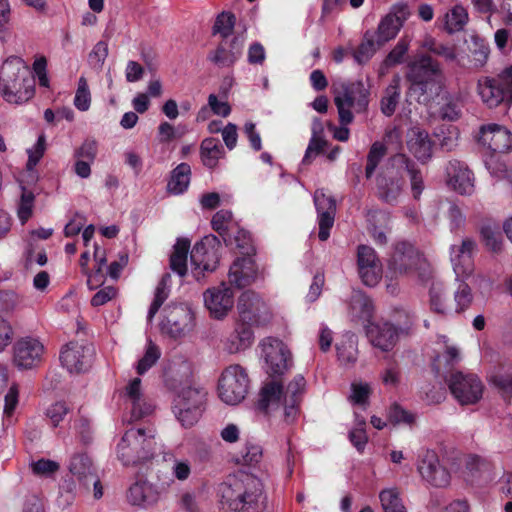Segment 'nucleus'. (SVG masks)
Here are the masks:
<instances>
[{
	"mask_svg": "<svg viewBox=\"0 0 512 512\" xmlns=\"http://www.w3.org/2000/svg\"><path fill=\"white\" fill-rule=\"evenodd\" d=\"M406 78L423 102L435 101L444 92L446 78L441 65L428 54L418 53L408 62Z\"/></svg>",
	"mask_w": 512,
	"mask_h": 512,
	"instance_id": "3",
	"label": "nucleus"
},
{
	"mask_svg": "<svg viewBox=\"0 0 512 512\" xmlns=\"http://www.w3.org/2000/svg\"><path fill=\"white\" fill-rule=\"evenodd\" d=\"M306 381L300 374L288 384L284 392V420L286 423H293L298 416V405L304 393Z\"/></svg>",
	"mask_w": 512,
	"mask_h": 512,
	"instance_id": "26",
	"label": "nucleus"
},
{
	"mask_svg": "<svg viewBox=\"0 0 512 512\" xmlns=\"http://www.w3.org/2000/svg\"><path fill=\"white\" fill-rule=\"evenodd\" d=\"M351 314L360 319H369L372 316V300L361 291H354L350 300Z\"/></svg>",
	"mask_w": 512,
	"mask_h": 512,
	"instance_id": "44",
	"label": "nucleus"
},
{
	"mask_svg": "<svg viewBox=\"0 0 512 512\" xmlns=\"http://www.w3.org/2000/svg\"><path fill=\"white\" fill-rule=\"evenodd\" d=\"M267 373L271 376L284 374L291 366V353L279 339L268 337L261 343Z\"/></svg>",
	"mask_w": 512,
	"mask_h": 512,
	"instance_id": "15",
	"label": "nucleus"
},
{
	"mask_svg": "<svg viewBox=\"0 0 512 512\" xmlns=\"http://www.w3.org/2000/svg\"><path fill=\"white\" fill-rule=\"evenodd\" d=\"M164 492V488L158 483L146 478H138L128 487L126 500L131 506L146 510L155 507Z\"/></svg>",
	"mask_w": 512,
	"mask_h": 512,
	"instance_id": "13",
	"label": "nucleus"
},
{
	"mask_svg": "<svg viewBox=\"0 0 512 512\" xmlns=\"http://www.w3.org/2000/svg\"><path fill=\"white\" fill-rule=\"evenodd\" d=\"M32 471L40 477H50L60 469L58 462L49 459H40L31 464Z\"/></svg>",
	"mask_w": 512,
	"mask_h": 512,
	"instance_id": "60",
	"label": "nucleus"
},
{
	"mask_svg": "<svg viewBox=\"0 0 512 512\" xmlns=\"http://www.w3.org/2000/svg\"><path fill=\"white\" fill-rule=\"evenodd\" d=\"M45 353L46 349L40 338L23 336L13 344L12 363L18 370H32L43 363Z\"/></svg>",
	"mask_w": 512,
	"mask_h": 512,
	"instance_id": "10",
	"label": "nucleus"
},
{
	"mask_svg": "<svg viewBox=\"0 0 512 512\" xmlns=\"http://www.w3.org/2000/svg\"><path fill=\"white\" fill-rule=\"evenodd\" d=\"M160 355L161 353L159 348L154 343L149 341L144 356L137 363V373L139 375H143L145 372H147L153 365L156 364L160 358Z\"/></svg>",
	"mask_w": 512,
	"mask_h": 512,
	"instance_id": "52",
	"label": "nucleus"
},
{
	"mask_svg": "<svg viewBox=\"0 0 512 512\" xmlns=\"http://www.w3.org/2000/svg\"><path fill=\"white\" fill-rule=\"evenodd\" d=\"M448 387L461 405H473L480 401L484 392V385L476 374L453 372L447 380Z\"/></svg>",
	"mask_w": 512,
	"mask_h": 512,
	"instance_id": "11",
	"label": "nucleus"
},
{
	"mask_svg": "<svg viewBox=\"0 0 512 512\" xmlns=\"http://www.w3.org/2000/svg\"><path fill=\"white\" fill-rule=\"evenodd\" d=\"M46 149V139L44 135H40L36 141V143L33 145L32 148L27 150L28 153V161L26 164V172L22 175L26 178H29L32 183H35L38 179L35 167L41 160V158L44 155Z\"/></svg>",
	"mask_w": 512,
	"mask_h": 512,
	"instance_id": "41",
	"label": "nucleus"
},
{
	"mask_svg": "<svg viewBox=\"0 0 512 512\" xmlns=\"http://www.w3.org/2000/svg\"><path fill=\"white\" fill-rule=\"evenodd\" d=\"M91 95L87 81L84 77H80L78 88L74 97V105L80 111H87L90 107Z\"/></svg>",
	"mask_w": 512,
	"mask_h": 512,
	"instance_id": "58",
	"label": "nucleus"
},
{
	"mask_svg": "<svg viewBox=\"0 0 512 512\" xmlns=\"http://www.w3.org/2000/svg\"><path fill=\"white\" fill-rule=\"evenodd\" d=\"M238 321L234 332L225 342L229 353H236L250 347L254 340L253 327L264 326L271 320L270 310L265 301L253 291L241 294L237 303Z\"/></svg>",
	"mask_w": 512,
	"mask_h": 512,
	"instance_id": "1",
	"label": "nucleus"
},
{
	"mask_svg": "<svg viewBox=\"0 0 512 512\" xmlns=\"http://www.w3.org/2000/svg\"><path fill=\"white\" fill-rule=\"evenodd\" d=\"M161 329L172 338L188 334L194 327V314L187 304H169L163 310Z\"/></svg>",
	"mask_w": 512,
	"mask_h": 512,
	"instance_id": "12",
	"label": "nucleus"
},
{
	"mask_svg": "<svg viewBox=\"0 0 512 512\" xmlns=\"http://www.w3.org/2000/svg\"><path fill=\"white\" fill-rule=\"evenodd\" d=\"M212 227L218 232L228 245H232V237L228 232L232 229V212L229 210H220L212 218Z\"/></svg>",
	"mask_w": 512,
	"mask_h": 512,
	"instance_id": "47",
	"label": "nucleus"
},
{
	"mask_svg": "<svg viewBox=\"0 0 512 512\" xmlns=\"http://www.w3.org/2000/svg\"><path fill=\"white\" fill-rule=\"evenodd\" d=\"M98 153V144L94 139H86L74 152L77 159L94 162Z\"/></svg>",
	"mask_w": 512,
	"mask_h": 512,
	"instance_id": "61",
	"label": "nucleus"
},
{
	"mask_svg": "<svg viewBox=\"0 0 512 512\" xmlns=\"http://www.w3.org/2000/svg\"><path fill=\"white\" fill-rule=\"evenodd\" d=\"M401 78L399 75L393 76L391 82L384 90V94L380 101V109L381 112L387 116H392L396 108L398 106V103L400 101L401 97Z\"/></svg>",
	"mask_w": 512,
	"mask_h": 512,
	"instance_id": "36",
	"label": "nucleus"
},
{
	"mask_svg": "<svg viewBox=\"0 0 512 512\" xmlns=\"http://www.w3.org/2000/svg\"><path fill=\"white\" fill-rule=\"evenodd\" d=\"M481 236L487 248L493 252H499L502 247V237L498 231H495L491 226H483L481 228Z\"/></svg>",
	"mask_w": 512,
	"mask_h": 512,
	"instance_id": "62",
	"label": "nucleus"
},
{
	"mask_svg": "<svg viewBox=\"0 0 512 512\" xmlns=\"http://www.w3.org/2000/svg\"><path fill=\"white\" fill-rule=\"evenodd\" d=\"M417 469L422 479L432 486L442 488L450 483L448 470L440 464L433 450H426L420 455Z\"/></svg>",
	"mask_w": 512,
	"mask_h": 512,
	"instance_id": "17",
	"label": "nucleus"
},
{
	"mask_svg": "<svg viewBox=\"0 0 512 512\" xmlns=\"http://www.w3.org/2000/svg\"><path fill=\"white\" fill-rule=\"evenodd\" d=\"M35 80L24 61L16 56L7 58L0 68V94L12 104H21L34 95Z\"/></svg>",
	"mask_w": 512,
	"mask_h": 512,
	"instance_id": "4",
	"label": "nucleus"
},
{
	"mask_svg": "<svg viewBox=\"0 0 512 512\" xmlns=\"http://www.w3.org/2000/svg\"><path fill=\"white\" fill-rule=\"evenodd\" d=\"M420 261V254L411 243L398 242L388 262L389 273L400 276L410 275L418 268Z\"/></svg>",
	"mask_w": 512,
	"mask_h": 512,
	"instance_id": "16",
	"label": "nucleus"
},
{
	"mask_svg": "<svg viewBox=\"0 0 512 512\" xmlns=\"http://www.w3.org/2000/svg\"><path fill=\"white\" fill-rule=\"evenodd\" d=\"M249 378L246 370L238 365H230L219 379L218 393L220 399L228 405H237L246 397Z\"/></svg>",
	"mask_w": 512,
	"mask_h": 512,
	"instance_id": "9",
	"label": "nucleus"
},
{
	"mask_svg": "<svg viewBox=\"0 0 512 512\" xmlns=\"http://www.w3.org/2000/svg\"><path fill=\"white\" fill-rule=\"evenodd\" d=\"M386 148L384 144L380 142H375L372 144L370 151L367 155V165L365 169V174L367 178H370L376 167L378 166L379 162L385 155Z\"/></svg>",
	"mask_w": 512,
	"mask_h": 512,
	"instance_id": "55",
	"label": "nucleus"
},
{
	"mask_svg": "<svg viewBox=\"0 0 512 512\" xmlns=\"http://www.w3.org/2000/svg\"><path fill=\"white\" fill-rule=\"evenodd\" d=\"M468 22V12L461 5H455L445 14V29L448 33L461 31Z\"/></svg>",
	"mask_w": 512,
	"mask_h": 512,
	"instance_id": "45",
	"label": "nucleus"
},
{
	"mask_svg": "<svg viewBox=\"0 0 512 512\" xmlns=\"http://www.w3.org/2000/svg\"><path fill=\"white\" fill-rule=\"evenodd\" d=\"M436 137L442 149L451 151L458 144L459 131L455 126L441 127L436 133Z\"/></svg>",
	"mask_w": 512,
	"mask_h": 512,
	"instance_id": "53",
	"label": "nucleus"
},
{
	"mask_svg": "<svg viewBox=\"0 0 512 512\" xmlns=\"http://www.w3.org/2000/svg\"><path fill=\"white\" fill-rule=\"evenodd\" d=\"M20 195L16 203V212L18 219L25 224L32 216L35 206V193L27 184L32 183L29 178L21 176L18 179Z\"/></svg>",
	"mask_w": 512,
	"mask_h": 512,
	"instance_id": "33",
	"label": "nucleus"
},
{
	"mask_svg": "<svg viewBox=\"0 0 512 512\" xmlns=\"http://www.w3.org/2000/svg\"><path fill=\"white\" fill-rule=\"evenodd\" d=\"M357 263H358V270L362 269L363 266H376L381 265L376 252L373 248L366 246V245H360L358 247L357 251Z\"/></svg>",
	"mask_w": 512,
	"mask_h": 512,
	"instance_id": "59",
	"label": "nucleus"
},
{
	"mask_svg": "<svg viewBox=\"0 0 512 512\" xmlns=\"http://www.w3.org/2000/svg\"><path fill=\"white\" fill-rule=\"evenodd\" d=\"M156 435L152 428H130L117 445V457L125 466L146 463L156 455Z\"/></svg>",
	"mask_w": 512,
	"mask_h": 512,
	"instance_id": "5",
	"label": "nucleus"
},
{
	"mask_svg": "<svg viewBox=\"0 0 512 512\" xmlns=\"http://www.w3.org/2000/svg\"><path fill=\"white\" fill-rule=\"evenodd\" d=\"M408 17L406 6H395L391 12L383 17L376 31L378 45L392 40L396 37Z\"/></svg>",
	"mask_w": 512,
	"mask_h": 512,
	"instance_id": "23",
	"label": "nucleus"
},
{
	"mask_svg": "<svg viewBox=\"0 0 512 512\" xmlns=\"http://www.w3.org/2000/svg\"><path fill=\"white\" fill-rule=\"evenodd\" d=\"M467 278H456L457 288L454 292L455 311L462 312L470 307L473 295L470 286L465 282Z\"/></svg>",
	"mask_w": 512,
	"mask_h": 512,
	"instance_id": "50",
	"label": "nucleus"
},
{
	"mask_svg": "<svg viewBox=\"0 0 512 512\" xmlns=\"http://www.w3.org/2000/svg\"><path fill=\"white\" fill-rule=\"evenodd\" d=\"M258 408L266 413L284 409V391L281 384L276 381L266 383L260 391Z\"/></svg>",
	"mask_w": 512,
	"mask_h": 512,
	"instance_id": "32",
	"label": "nucleus"
},
{
	"mask_svg": "<svg viewBox=\"0 0 512 512\" xmlns=\"http://www.w3.org/2000/svg\"><path fill=\"white\" fill-rule=\"evenodd\" d=\"M242 48L243 41L238 38H234L230 43L223 41L208 54L207 59L219 67H230L240 58Z\"/></svg>",
	"mask_w": 512,
	"mask_h": 512,
	"instance_id": "28",
	"label": "nucleus"
},
{
	"mask_svg": "<svg viewBox=\"0 0 512 512\" xmlns=\"http://www.w3.org/2000/svg\"><path fill=\"white\" fill-rule=\"evenodd\" d=\"M379 500L384 512H407L400 491L396 487L382 489L379 492Z\"/></svg>",
	"mask_w": 512,
	"mask_h": 512,
	"instance_id": "43",
	"label": "nucleus"
},
{
	"mask_svg": "<svg viewBox=\"0 0 512 512\" xmlns=\"http://www.w3.org/2000/svg\"><path fill=\"white\" fill-rule=\"evenodd\" d=\"M92 350L78 343L70 342L60 352V361L70 373L85 371L91 362Z\"/></svg>",
	"mask_w": 512,
	"mask_h": 512,
	"instance_id": "22",
	"label": "nucleus"
},
{
	"mask_svg": "<svg viewBox=\"0 0 512 512\" xmlns=\"http://www.w3.org/2000/svg\"><path fill=\"white\" fill-rule=\"evenodd\" d=\"M366 333L373 347L383 352L392 350L399 338L398 329L388 322L371 323L368 325Z\"/></svg>",
	"mask_w": 512,
	"mask_h": 512,
	"instance_id": "24",
	"label": "nucleus"
},
{
	"mask_svg": "<svg viewBox=\"0 0 512 512\" xmlns=\"http://www.w3.org/2000/svg\"><path fill=\"white\" fill-rule=\"evenodd\" d=\"M490 382L502 396L512 398V370L494 374Z\"/></svg>",
	"mask_w": 512,
	"mask_h": 512,
	"instance_id": "56",
	"label": "nucleus"
},
{
	"mask_svg": "<svg viewBox=\"0 0 512 512\" xmlns=\"http://www.w3.org/2000/svg\"><path fill=\"white\" fill-rule=\"evenodd\" d=\"M206 391L198 386H182L173 400V413L183 427H192L204 411Z\"/></svg>",
	"mask_w": 512,
	"mask_h": 512,
	"instance_id": "7",
	"label": "nucleus"
},
{
	"mask_svg": "<svg viewBox=\"0 0 512 512\" xmlns=\"http://www.w3.org/2000/svg\"><path fill=\"white\" fill-rule=\"evenodd\" d=\"M169 282H170V275L165 274L162 276L160 282L158 283V285L155 289L154 300L151 303L150 308L148 310V315H147L148 322H152L154 316L159 311L160 307L165 302V300L168 298Z\"/></svg>",
	"mask_w": 512,
	"mask_h": 512,
	"instance_id": "48",
	"label": "nucleus"
},
{
	"mask_svg": "<svg viewBox=\"0 0 512 512\" xmlns=\"http://www.w3.org/2000/svg\"><path fill=\"white\" fill-rule=\"evenodd\" d=\"M461 361V354L457 347L447 346L444 353L435 359V366L439 370L442 363L450 367Z\"/></svg>",
	"mask_w": 512,
	"mask_h": 512,
	"instance_id": "64",
	"label": "nucleus"
},
{
	"mask_svg": "<svg viewBox=\"0 0 512 512\" xmlns=\"http://www.w3.org/2000/svg\"><path fill=\"white\" fill-rule=\"evenodd\" d=\"M333 91L334 103L342 125H348L353 121V111L360 113L366 110L369 90L362 81L341 83L335 86Z\"/></svg>",
	"mask_w": 512,
	"mask_h": 512,
	"instance_id": "6",
	"label": "nucleus"
},
{
	"mask_svg": "<svg viewBox=\"0 0 512 512\" xmlns=\"http://www.w3.org/2000/svg\"><path fill=\"white\" fill-rule=\"evenodd\" d=\"M202 163L208 168L217 166L219 159L224 156V149L218 139L206 138L200 146Z\"/></svg>",
	"mask_w": 512,
	"mask_h": 512,
	"instance_id": "37",
	"label": "nucleus"
},
{
	"mask_svg": "<svg viewBox=\"0 0 512 512\" xmlns=\"http://www.w3.org/2000/svg\"><path fill=\"white\" fill-rule=\"evenodd\" d=\"M68 469L80 486H87V480L95 475L91 459L85 453H75L70 458Z\"/></svg>",
	"mask_w": 512,
	"mask_h": 512,
	"instance_id": "35",
	"label": "nucleus"
},
{
	"mask_svg": "<svg viewBox=\"0 0 512 512\" xmlns=\"http://www.w3.org/2000/svg\"><path fill=\"white\" fill-rule=\"evenodd\" d=\"M203 298L211 317L218 320L225 318L234 305L233 291L224 282L207 289Z\"/></svg>",
	"mask_w": 512,
	"mask_h": 512,
	"instance_id": "18",
	"label": "nucleus"
},
{
	"mask_svg": "<svg viewBox=\"0 0 512 512\" xmlns=\"http://www.w3.org/2000/svg\"><path fill=\"white\" fill-rule=\"evenodd\" d=\"M339 361L344 364H353L357 359V343L354 335H346L345 338L336 345Z\"/></svg>",
	"mask_w": 512,
	"mask_h": 512,
	"instance_id": "49",
	"label": "nucleus"
},
{
	"mask_svg": "<svg viewBox=\"0 0 512 512\" xmlns=\"http://www.w3.org/2000/svg\"><path fill=\"white\" fill-rule=\"evenodd\" d=\"M435 100H438V104H441L439 109L440 117L444 120L455 121L460 117L461 109L460 103L457 96L450 94L446 87L444 92Z\"/></svg>",
	"mask_w": 512,
	"mask_h": 512,
	"instance_id": "40",
	"label": "nucleus"
},
{
	"mask_svg": "<svg viewBox=\"0 0 512 512\" xmlns=\"http://www.w3.org/2000/svg\"><path fill=\"white\" fill-rule=\"evenodd\" d=\"M403 190V181L392 171L387 169L377 177V194L387 203L395 202Z\"/></svg>",
	"mask_w": 512,
	"mask_h": 512,
	"instance_id": "31",
	"label": "nucleus"
},
{
	"mask_svg": "<svg viewBox=\"0 0 512 512\" xmlns=\"http://www.w3.org/2000/svg\"><path fill=\"white\" fill-rule=\"evenodd\" d=\"M191 168L187 163H180L171 173L167 184L168 192L179 195L184 193L190 183Z\"/></svg>",
	"mask_w": 512,
	"mask_h": 512,
	"instance_id": "38",
	"label": "nucleus"
},
{
	"mask_svg": "<svg viewBox=\"0 0 512 512\" xmlns=\"http://www.w3.org/2000/svg\"><path fill=\"white\" fill-rule=\"evenodd\" d=\"M219 247V241L215 236L205 237L194 245L190 253V260L197 279H199V275L202 272H213L217 268L219 263Z\"/></svg>",
	"mask_w": 512,
	"mask_h": 512,
	"instance_id": "14",
	"label": "nucleus"
},
{
	"mask_svg": "<svg viewBox=\"0 0 512 512\" xmlns=\"http://www.w3.org/2000/svg\"><path fill=\"white\" fill-rule=\"evenodd\" d=\"M313 198L318 213V237L321 241H326L330 236V229L334 224L336 202L335 199L327 195L323 189L316 190Z\"/></svg>",
	"mask_w": 512,
	"mask_h": 512,
	"instance_id": "20",
	"label": "nucleus"
},
{
	"mask_svg": "<svg viewBox=\"0 0 512 512\" xmlns=\"http://www.w3.org/2000/svg\"><path fill=\"white\" fill-rule=\"evenodd\" d=\"M189 248V240L178 239L170 256V268L181 277L187 272V255Z\"/></svg>",
	"mask_w": 512,
	"mask_h": 512,
	"instance_id": "39",
	"label": "nucleus"
},
{
	"mask_svg": "<svg viewBox=\"0 0 512 512\" xmlns=\"http://www.w3.org/2000/svg\"><path fill=\"white\" fill-rule=\"evenodd\" d=\"M479 142L495 153H506L512 150L511 132L498 124L482 126Z\"/></svg>",
	"mask_w": 512,
	"mask_h": 512,
	"instance_id": "21",
	"label": "nucleus"
},
{
	"mask_svg": "<svg viewBox=\"0 0 512 512\" xmlns=\"http://www.w3.org/2000/svg\"><path fill=\"white\" fill-rule=\"evenodd\" d=\"M218 493L224 512H260L264 503L263 485L254 475H230L220 484Z\"/></svg>",
	"mask_w": 512,
	"mask_h": 512,
	"instance_id": "2",
	"label": "nucleus"
},
{
	"mask_svg": "<svg viewBox=\"0 0 512 512\" xmlns=\"http://www.w3.org/2000/svg\"><path fill=\"white\" fill-rule=\"evenodd\" d=\"M476 243L471 238H464L459 245L450 247V261L456 278H469L474 270L473 254Z\"/></svg>",
	"mask_w": 512,
	"mask_h": 512,
	"instance_id": "19",
	"label": "nucleus"
},
{
	"mask_svg": "<svg viewBox=\"0 0 512 512\" xmlns=\"http://www.w3.org/2000/svg\"><path fill=\"white\" fill-rule=\"evenodd\" d=\"M444 287L441 283H433L430 289V305L433 311L447 314L451 311L450 305L445 301Z\"/></svg>",
	"mask_w": 512,
	"mask_h": 512,
	"instance_id": "51",
	"label": "nucleus"
},
{
	"mask_svg": "<svg viewBox=\"0 0 512 512\" xmlns=\"http://www.w3.org/2000/svg\"><path fill=\"white\" fill-rule=\"evenodd\" d=\"M393 163L405 168L410 179L413 198L419 199L425 188L421 171L416 167L415 163L404 154L396 155L393 158Z\"/></svg>",
	"mask_w": 512,
	"mask_h": 512,
	"instance_id": "34",
	"label": "nucleus"
},
{
	"mask_svg": "<svg viewBox=\"0 0 512 512\" xmlns=\"http://www.w3.org/2000/svg\"><path fill=\"white\" fill-rule=\"evenodd\" d=\"M380 46L381 45L377 44V39H374L373 33L367 31L364 34L361 44L354 51L353 57L358 64H365L371 59Z\"/></svg>",
	"mask_w": 512,
	"mask_h": 512,
	"instance_id": "46",
	"label": "nucleus"
},
{
	"mask_svg": "<svg viewBox=\"0 0 512 512\" xmlns=\"http://www.w3.org/2000/svg\"><path fill=\"white\" fill-rule=\"evenodd\" d=\"M449 185L462 195H471L474 191V177L467 166L459 161L449 162L447 168Z\"/></svg>",
	"mask_w": 512,
	"mask_h": 512,
	"instance_id": "27",
	"label": "nucleus"
},
{
	"mask_svg": "<svg viewBox=\"0 0 512 512\" xmlns=\"http://www.w3.org/2000/svg\"><path fill=\"white\" fill-rule=\"evenodd\" d=\"M478 94L488 107L501 103H512V64L505 67L496 77H482L477 84Z\"/></svg>",
	"mask_w": 512,
	"mask_h": 512,
	"instance_id": "8",
	"label": "nucleus"
},
{
	"mask_svg": "<svg viewBox=\"0 0 512 512\" xmlns=\"http://www.w3.org/2000/svg\"><path fill=\"white\" fill-rule=\"evenodd\" d=\"M126 400L131 404V415L134 420H138L153 410L151 404H148L143 398L141 391V379H132L125 388Z\"/></svg>",
	"mask_w": 512,
	"mask_h": 512,
	"instance_id": "29",
	"label": "nucleus"
},
{
	"mask_svg": "<svg viewBox=\"0 0 512 512\" xmlns=\"http://www.w3.org/2000/svg\"><path fill=\"white\" fill-rule=\"evenodd\" d=\"M235 26V16L229 12H222L217 18L213 26L214 34H220L221 37L227 38L233 32Z\"/></svg>",
	"mask_w": 512,
	"mask_h": 512,
	"instance_id": "57",
	"label": "nucleus"
},
{
	"mask_svg": "<svg viewBox=\"0 0 512 512\" xmlns=\"http://www.w3.org/2000/svg\"><path fill=\"white\" fill-rule=\"evenodd\" d=\"M407 148L420 162L425 163L432 157L433 142L427 131L420 127H412L407 132Z\"/></svg>",
	"mask_w": 512,
	"mask_h": 512,
	"instance_id": "25",
	"label": "nucleus"
},
{
	"mask_svg": "<svg viewBox=\"0 0 512 512\" xmlns=\"http://www.w3.org/2000/svg\"><path fill=\"white\" fill-rule=\"evenodd\" d=\"M326 144V141L318 135L317 127L314 125L313 135L309 141L302 163L310 164L323 151Z\"/></svg>",
	"mask_w": 512,
	"mask_h": 512,
	"instance_id": "54",
	"label": "nucleus"
},
{
	"mask_svg": "<svg viewBox=\"0 0 512 512\" xmlns=\"http://www.w3.org/2000/svg\"><path fill=\"white\" fill-rule=\"evenodd\" d=\"M358 271L362 282L369 287L376 286L382 277V265L363 266Z\"/></svg>",
	"mask_w": 512,
	"mask_h": 512,
	"instance_id": "63",
	"label": "nucleus"
},
{
	"mask_svg": "<svg viewBox=\"0 0 512 512\" xmlns=\"http://www.w3.org/2000/svg\"><path fill=\"white\" fill-rule=\"evenodd\" d=\"M228 278L238 288L250 285L256 278L254 261L249 257L237 259L230 267Z\"/></svg>",
	"mask_w": 512,
	"mask_h": 512,
	"instance_id": "30",
	"label": "nucleus"
},
{
	"mask_svg": "<svg viewBox=\"0 0 512 512\" xmlns=\"http://www.w3.org/2000/svg\"><path fill=\"white\" fill-rule=\"evenodd\" d=\"M469 62L472 68H482L489 56V47L479 37H471L468 43Z\"/></svg>",
	"mask_w": 512,
	"mask_h": 512,
	"instance_id": "42",
	"label": "nucleus"
}]
</instances>
